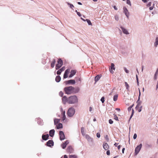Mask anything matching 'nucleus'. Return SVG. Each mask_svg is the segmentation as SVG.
<instances>
[{"instance_id": "nucleus-41", "label": "nucleus", "mask_w": 158, "mask_h": 158, "mask_svg": "<svg viewBox=\"0 0 158 158\" xmlns=\"http://www.w3.org/2000/svg\"><path fill=\"white\" fill-rule=\"evenodd\" d=\"M109 122L110 124H112L113 123V121L111 119H110L109 120Z\"/></svg>"}, {"instance_id": "nucleus-30", "label": "nucleus", "mask_w": 158, "mask_h": 158, "mask_svg": "<svg viewBox=\"0 0 158 158\" xmlns=\"http://www.w3.org/2000/svg\"><path fill=\"white\" fill-rule=\"evenodd\" d=\"M69 158H77V156L76 155H71L69 156Z\"/></svg>"}, {"instance_id": "nucleus-52", "label": "nucleus", "mask_w": 158, "mask_h": 158, "mask_svg": "<svg viewBox=\"0 0 158 158\" xmlns=\"http://www.w3.org/2000/svg\"><path fill=\"white\" fill-rule=\"evenodd\" d=\"M68 4H69V5H70V7L71 8L73 9V7H74V6H73V5H72V4H69V3H68Z\"/></svg>"}, {"instance_id": "nucleus-43", "label": "nucleus", "mask_w": 158, "mask_h": 158, "mask_svg": "<svg viewBox=\"0 0 158 158\" xmlns=\"http://www.w3.org/2000/svg\"><path fill=\"white\" fill-rule=\"evenodd\" d=\"M107 150V151L106 152V154L107 155L109 156L110 155V151L109 150H108V149Z\"/></svg>"}, {"instance_id": "nucleus-37", "label": "nucleus", "mask_w": 158, "mask_h": 158, "mask_svg": "<svg viewBox=\"0 0 158 158\" xmlns=\"http://www.w3.org/2000/svg\"><path fill=\"white\" fill-rule=\"evenodd\" d=\"M127 3L130 6L131 5V2L130 0H127Z\"/></svg>"}, {"instance_id": "nucleus-5", "label": "nucleus", "mask_w": 158, "mask_h": 158, "mask_svg": "<svg viewBox=\"0 0 158 158\" xmlns=\"http://www.w3.org/2000/svg\"><path fill=\"white\" fill-rule=\"evenodd\" d=\"M75 112V110L73 108H70L67 112L68 115L69 117H72L74 114Z\"/></svg>"}, {"instance_id": "nucleus-19", "label": "nucleus", "mask_w": 158, "mask_h": 158, "mask_svg": "<svg viewBox=\"0 0 158 158\" xmlns=\"http://www.w3.org/2000/svg\"><path fill=\"white\" fill-rule=\"evenodd\" d=\"M49 135L50 136L53 137L54 135L55 130L54 129L51 130L49 131Z\"/></svg>"}, {"instance_id": "nucleus-18", "label": "nucleus", "mask_w": 158, "mask_h": 158, "mask_svg": "<svg viewBox=\"0 0 158 158\" xmlns=\"http://www.w3.org/2000/svg\"><path fill=\"white\" fill-rule=\"evenodd\" d=\"M49 137V135L48 134L46 135H43L42 136V139L43 140H46L48 139Z\"/></svg>"}, {"instance_id": "nucleus-57", "label": "nucleus", "mask_w": 158, "mask_h": 158, "mask_svg": "<svg viewBox=\"0 0 158 158\" xmlns=\"http://www.w3.org/2000/svg\"><path fill=\"white\" fill-rule=\"evenodd\" d=\"M118 143H115L114 144V145L116 147V146H118Z\"/></svg>"}, {"instance_id": "nucleus-46", "label": "nucleus", "mask_w": 158, "mask_h": 158, "mask_svg": "<svg viewBox=\"0 0 158 158\" xmlns=\"http://www.w3.org/2000/svg\"><path fill=\"white\" fill-rule=\"evenodd\" d=\"M124 69L125 71V72L127 73H129V71L126 68H124Z\"/></svg>"}, {"instance_id": "nucleus-58", "label": "nucleus", "mask_w": 158, "mask_h": 158, "mask_svg": "<svg viewBox=\"0 0 158 158\" xmlns=\"http://www.w3.org/2000/svg\"><path fill=\"white\" fill-rule=\"evenodd\" d=\"M115 110H118V111H120V109L119 108H116L115 109Z\"/></svg>"}, {"instance_id": "nucleus-1", "label": "nucleus", "mask_w": 158, "mask_h": 158, "mask_svg": "<svg viewBox=\"0 0 158 158\" xmlns=\"http://www.w3.org/2000/svg\"><path fill=\"white\" fill-rule=\"evenodd\" d=\"M64 90L65 94H70L78 93L80 90V89L78 87L74 88L73 86H70L65 87Z\"/></svg>"}, {"instance_id": "nucleus-20", "label": "nucleus", "mask_w": 158, "mask_h": 158, "mask_svg": "<svg viewBox=\"0 0 158 158\" xmlns=\"http://www.w3.org/2000/svg\"><path fill=\"white\" fill-rule=\"evenodd\" d=\"M62 101L64 103H66L67 102H68V99L65 96L63 97Z\"/></svg>"}, {"instance_id": "nucleus-29", "label": "nucleus", "mask_w": 158, "mask_h": 158, "mask_svg": "<svg viewBox=\"0 0 158 158\" xmlns=\"http://www.w3.org/2000/svg\"><path fill=\"white\" fill-rule=\"evenodd\" d=\"M118 94L115 95L114 96L113 98V100L114 101H116L118 99Z\"/></svg>"}, {"instance_id": "nucleus-13", "label": "nucleus", "mask_w": 158, "mask_h": 158, "mask_svg": "<svg viewBox=\"0 0 158 158\" xmlns=\"http://www.w3.org/2000/svg\"><path fill=\"white\" fill-rule=\"evenodd\" d=\"M65 69V67L64 66L63 67L57 72L56 74L57 75H60L62 71H64Z\"/></svg>"}, {"instance_id": "nucleus-38", "label": "nucleus", "mask_w": 158, "mask_h": 158, "mask_svg": "<svg viewBox=\"0 0 158 158\" xmlns=\"http://www.w3.org/2000/svg\"><path fill=\"white\" fill-rule=\"evenodd\" d=\"M59 94L60 96L62 97L63 95L64 94L62 91H60V92Z\"/></svg>"}, {"instance_id": "nucleus-24", "label": "nucleus", "mask_w": 158, "mask_h": 158, "mask_svg": "<svg viewBox=\"0 0 158 158\" xmlns=\"http://www.w3.org/2000/svg\"><path fill=\"white\" fill-rule=\"evenodd\" d=\"M60 119L55 118L54 119V123L55 125H56L57 124H58L60 122Z\"/></svg>"}, {"instance_id": "nucleus-45", "label": "nucleus", "mask_w": 158, "mask_h": 158, "mask_svg": "<svg viewBox=\"0 0 158 158\" xmlns=\"http://www.w3.org/2000/svg\"><path fill=\"white\" fill-rule=\"evenodd\" d=\"M114 119L116 120H118V117L116 115H114Z\"/></svg>"}, {"instance_id": "nucleus-35", "label": "nucleus", "mask_w": 158, "mask_h": 158, "mask_svg": "<svg viewBox=\"0 0 158 158\" xmlns=\"http://www.w3.org/2000/svg\"><path fill=\"white\" fill-rule=\"evenodd\" d=\"M125 85L126 87V88L127 89H128L129 87V85L127 84V82H125Z\"/></svg>"}, {"instance_id": "nucleus-12", "label": "nucleus", "mask_w": 158, "mask_h": 158, "mask_svg": "<svg viewBox=\"0 0 158 158\" xmlns=\"http://www.w3.org/2000/svg\"><path fill=\"white\" fill-rule=\"evenodd\" d=\"M124 12V13L125 15L128 18L129 15V13L127 8L126 7H124L123 8Z\"/></svg>"}, {"instance_id": "nucleus-2", "label": "nucleus", "mask_w": 158, "mask_h": 158, "mask_svg": "<svg viewBox=\"0 0 158 158\" xmlns=\"http://www.w3.org/2000/svg\"><path fill=\"white\" fill-rule=\"evenodd\" d=\"M78 102V98L76 96H72L68 98V103L74 104Z\"/></svg>"}, {"instance_id": "nucleus-3", "label": "nucleus", "mask_w": 158, "mask_h": 158, "mask_svg": "<svg viewBox=\"0 0 158 158\" xmlns=\"http://www.w3.org/2000/svg\"><path fill=\"white\" fill-rule=\"evenodd\" d=\"M140 93L139 91V96H140ZM137 104L136 106V108L138 110L139 112H140L141 111V109L142 106H141V102L139 101V98L137 102Z\"/></svg>"}, {"instance_id": "nucleus-42", "label": "nucleus", "mask_w": 158, "mask_h": 158, "mask_svg": "<svg viewBox=\"0 0 158 158\" xmlns=\"http://www.w3.org/2000/svg\"><path fill=\"white\" fill-rule=\"evenodd\" d=\"M98 138H100V134L99 133H97L96 134Z\"/></svg>"}, {"instance_id": "nucleus-31", "label": "nucleus", "mask_w": 158, "mask_h": 158, "mask_svg": "<svg viewBox=\"0 0 158 158\" xmlns=\"http://www.w3.org/2000/svg\"><path fill=\"white\" fill-rule=\"evenodd\" d=\"M66 146L67 145H66L64 143H63L61 145V146L63 149L65 148Z\"/></svg>"}, {"instance_id": "nucleus-32", "label": "nucleus", "mask_w": 158, "mask_h": 158, "mask_svg": "<svg viewBox=\"0 0 158 158\" xmlns=\"http://www.w3.org/2000/svg\"><path fill=\"white\" fill-rule=\"evenodd\" d=\"M86 20L87 21V23H88L89 25H92V23H91L90 21L88 19H86Z\"/></svg>"}, {"instance_id": "nucleus-49", "label": "nucleus", "mask_w": 158, "mask_h": 158, "mask_svg": "<svg viewBox=\"0 0 158 158\" xmlns=\"http://www.w3.org/2000/svg\"><path fill=\"white\" fill-rule=\"evenodd\" d=\"M77 12V15L80 17H81V14L79 12H78L77 11H76Z\"/></svg>"}, {"instance_id": "nucleus-55", "label": "nucleus", "mask_w": 158, "mask_h": 158, "mask_svg": "<svg viewBox=\"0 0 158 158\" xmlns=\"http://www.w3.org/2000/svg\"><path fill=\"white\" fill-rule=\"evenodd\" d=\"M86 138L87 139H89V138H90V137L88 135H86Z\"/></svg>"}, {"instance_id": "nucleus-8", "label": "nucleus", "mask_w": 158, "mask_h": 158, "mask_svg": "<svg viewBox=\"0 0 158 158\" xmlns=\"http://www.w3.org/2000/svg\"><path fill=\"white\" fill-rule=\"evenodd\" d=\"M66 151L67 152L71 153L73 152L74 150L71 146H69L67 147Z\"/></svg>"}, {"instance_id": "nucleus-33", "label": "nucleus", "mask_w": 158, "mask_h": 158, "mask_svg": "<svg viewBox=\"0 0 158 158\" xmlns=\"http://www.w3.org/2000/svg\"><path fill=\"white\" fill-rule=\"evenodd\" d=\"M158 74V73H155V75H154V80H156L157 79V76Z\"/></svg>"}, {"instance_id": "nucleus-59", "label": "nucleus", "mask_w": 158, "mask_h": 158, "mask_svg": "<svg viewBox=\"0 0 158 158\" xmlns=\"http://www.w3.org/2000/svg\"><path fill=\"white\" fill-rule=\"evenodd\" d=\"M125 149V148H123V149H122V152H123V153H124V151Z\"/></svg>"}, {"instance_id": "nucleus-60", "label": "nucleus", "mask_w": 158, "mask_h": 158, "mask_svg": "<svg viewBox=\"0 0 158 158\" xmlns=\"http://www.w3.org/2000/svg\"><path fill=\"white\" fill-rule=\"evenodd\" d=\"M120 147H121V146L120 145H118V150H119V149H120Z\"/></svg>"}, {"instance_id": "nucleus-62", "label": "nucleus", "mask_w": 158, "mask_h": 158, "mask_svg": "<svg viewBox=\"0 0 158 158\" xmlns=\"http://www.w3.org/2000/svg\"><path fill=\"white\" fill-rule=\"evenodd\" d=\"M136 78L137 81H138V76H137V75H136Z\"/></svg>"}, {"instance_id": "nucleus-50", "label": "nucleus", "mask_w": 158, "mask_h": 158, "mask_svg": "<svg viewBox=\"0 0 158 158\" xmlns=\"http://www.w3.org/2000/svg\"><path fill=\"white\" fill-rule=\"evenodd\" d=\"M132 106H131L128 108V111H130L131 110Z\"/></svg>"}, {"instance_id": "nucleus-64", "label": "nucleus", "mask_w": 158, "mask_h": 158, "mask_svg": "<svg viewBox=\"0 0 158 158\" xmlns=\"http://www.w3.org/2000/svg\"><path fill=\"white\" fill-rule=\"evenodd\" d=\"M156 73H158V68L157 69Z\"/></svg>"}, {"instance_id": "nucleus-4", "label": "nucleus", "mask_w": 158, "mask_h": 158, "mask_svg": "<svg viewBox=\"0 0 158 158\" xmlns=\"http://www.w3.org/2000/svg\"><path fill=\"white\" fill-rule=\"evenodd\" d=\"M63 62L61 59H59L57 61V64L56 65V69L57 70L59 69L63 65Z\"/></svg>"}, {"instance_id": "nucleus-53", "label": "nucleus", "mask_w": 158, "mask_h": 158, "mask_svg": "<svg viewBox=\"0 0 158 158\" xmlns=\"http://www.w3.org/2000/svg\"><path fill=\"white\" fill-rule=\"evenodd\" d=\"M115 19L116 20L118 21V17L117 16H115Z\"/></svg>"}, {"instance_id": "nucleus-48", "label": "nucleus", "mask_w": 158, "mask_h": 158, "mask_svg": "<svg viewBox=\"0 0 158 158\" xmlns=\"http://www.w3.org/2000/svg\"><path fill=\"white\" fill-rule=\"evenodd\" d=\"M136 138H137V135H136V134H135L133 136V138L134 139H136Z\"/></svg>"}, {"instance_id": "nucleus-28", "label": "nucleus", "mask_w": 158, "mask_h": 158, "mask_svg": "<svg viewBox=\"0 0 158 158\" xmlns=\"http://www.w3.org/2000/svg\"><path fill=\"white\" fill-rule=\"evenodd\" d=\"M158 45V37H157L156 39V41L154 43L155 46L156 47Z\"/></svg>"}, {"instance_id": "nucleus-25", "label": "nucleus", "mask_w": 158, "mask_h": 158, "mask_svg": "<svg viewBox=\"0 0 158 158\" xmlns=\"http://www.w3.org/2000/svg\"><path fill=\"white\" fill-rule=\"evenodd\" d=\"M121 28L123 33L126 34H129L127 31L126 29L122 27H121Z\"/></svg>"}, {"instance_id": "nucleus-6", "label": "nucleus", "mask_w": 158, "mask_h": 158, "mask_svg": "<svg viewBox=\"0 0 158 158\" xmlns=\"http://www.w3.org/2000/svg\"><path fill=\"white\" fill-rule=\"evenodd\" d=\"M142 146V144H140L139 145L137 146L135 150V153L137 155L140 151Z\"/></svg>"}, {"instance_id": "nucleus-23", "label": "nucleus", "mask_w": 158, "mask_h": 158, "mask_svg": "<svg viewBox=\"0 0 158 158\" xmlns=\"http://www.w3.org/2000/svg\"><path fill=\"white\" fill-rule=\"evenodd\" d=\"M61 80V77L59 76H57L55 79V80L56 82H59Z\"/></svg>"}, {"instance_id": "nucleus-27", "label": "nucleus", "mask_w": 158, "mask_h": 158, "mask_svg": "<svg viewBox=\"0 0 158 158\" xmlns=\"http://www.w3.org/2000/svg\"><path fill=\"white\" fill-rule=\"evenodd\" d=\"M81 133L83 135H85V132H84V127H82L81 128Z\"/></svg>"}, {"instance_id": "nucleus-14", "label": "nucleus", "mask_w": 158, "mask_h": 158, "mask_svg": "<svg viewBox=\"0 0 158 158\" xmlns=\"http://www.w3.org/2000/svg\"><path fill=\"white\" fill-rule=\"evenodd\" d=\"M66 84H74L75 83V81L74 80H70L65 81Z\"/></svg>"}, {"instance_id": "nucleus-10", "label": "nucleus", "mask_w": 158, "mask_h": 158, "mask_svg": "<svg viewBox=\"0 0 158 158\" xmlns=\"http://www.w3.org/2000/svg\"><path fill=\"white\" fill-rule=\"evenodd\" d=\"M69 69H67L65 71L64 73V78H66L68 77V74L69 73Z\"/></svg>"}, {"instance_id": "nucleus-34", "label": "nucleus", "mask_w": 158, "mask_h": 158, "mask_svg": "<svg viewBox=\"0 0 158 158\" xmlns=\"http://www.w3.org/2000/svg\"><path fill=\"white\" fill-rule=\"evenodd\" d=\"M76 81L77 82H80V83H81V77L77 78Z\"/></svg>"}, {"instance_id": "nucleus-11", "label": "nucleus", "mask_w": 158, "mask_h": 158, "mask_svg": "<svg viewBox=\"0 0 158 158\" xmlns=\"http://www.w3.org/2000/svg\"><path fill=\"white\" fill-rule=\"evenodd\" d=\"M53 142L52 140H49L46 143V145L47 146L51 147L53 145Z\"/></svg>"}, {"instance_id": "nucleus-63", "label": "nucleus", "mask_w": 158, "mask_h": 158, "mask_svg": "<svg viewBox=\"0 0 158 158\" xmlns=\"http://www.w3.org/2000/svg\"><path fill=\"white\" fill-rule=\"evenodd\" d=\"M142 1L144 2H147V0H142Z\"/></svg>"}, {"instance_id": "nucleus-54", "label": "nucleus", "mask_w": 158, "mask_h": 158, "mask_svg": "<svg viewBox=\"0 0 158 158\" xmlns=\"http://www.w3.org/2000/svg\"><path fill=\"white\" fill-rule=\"evenodd\" d=\"M114 9L115 10H118L117 8L115 6H114Z\"/></svg>"}, {"instance_id": "nucleus-16", "label": "nucleus", "mask_w": 158, "mask_h": 158, "mask_svg": "<svg viewBox=\"0 0 158 158\" xmlns=\"http://www.w3.org/2000/svg\"><path fill=\"white\" fill-rule=\"evenodd\" d=\"M114 64L113 63H112L111 64V67L110 69V71L111 73H114V71L112 70H115V68L114 67Z\"/></svg>"}, {"instance_id": "nucleus-17", "label": "nucleus", "mask_w": 158, "mask_h": 158, "mask_svg": "<svg viewBox=\"0 0 158 158\" xmlns=\"http://www.w3.org/2000/svg\"><path fill=\"white\" fill-rule=\"evenodd\" d=\"M61 114L63 116V117L62 118V119L63 121L66 118V116L65 115V112L64 111L62 108L61 109Z\"/></svg>"}, {"instance_id": "nucleus-36", "label": "nucleus", "mask_w": 158, "mask_h": 158, "mask_svg": "<svg viewBox=\"0 0 158 158\" xmlns=\"http://www.w3.org/2000/svg\"><path fill=\"white\" fill-rule=\"evenodd\" d=\"M104 99H105V98L104 97H102L101 99V102H102V103H103L104 102V101H105Z\"/></svg>"}, {"instance_id": "nucleus-47", "label": "nucleus", "mask_w": 158, "mask_h": 158, "mask_svg": "<svg viewBox=\"0 0 158 158\" xmlns=\"http://www.w3.org/2000/svg\"><path fill=\"white\" fill-rule=\"evenodd\" d=\"M66 145H67L69 143V141L68 140H66L64 143Z\"/></svg>"}, {"instance_id": "nucleus-9", "label": "nucleus", "mask_w": 158, "mask_h": 158, "mask_svg": "<svg viewBox=\"0 0 158 158\" xmlns=\"http://www.w3.org/2000/svg\"><path fill=\"white\" fill-rule=\"evenodd\" d=\"M103 147L106 150H108L109 148V146L108 144L105 142H104L103 144Z\"/></svg>"}, {"instance_id": "nucleus-44", "label": "nucleus", "mask_w": 158, "mask_h": 158, "mask_svg": "<svg viewBox=\"0 0 158 158\" xmlns=\"http://www.w3.org/2000/svg\"><path fill=\"white\" fill-rule=\"evenodd\" d=\"M151 4H152V2H150L147 5V6L148 7L150 6L151 5Z\"/></svg>"}, {"instance_id": "nucleus-21", "label": "nucleus", "mask_w": 158, "mask_h": 158, "mask_svg": "<svg viewBox=\"0 0 158 158\" xmlns=\"http://www.w3.org/2000/svg\"><path fill=\"white\" fill-rule=\"evenodd\" d=\"M56 62V61L55 59H53L52 61L51 64V67L52 68H53L54 67Z\"/></svg>"}, {"instance_id": "nucleus-61", "label": "nucleus", "mask_w": 158, "mask_h": 158, "mask_svg": "<svg viewBox=\"0 0 158 158\" xmlns=\"http://www.w3.org/2000/svg\"><path fill=\"white\" fill-rule=\"evenodd\" d=\"M78 4L79 5H82V3L81 2H78Z\"/></svg>"}, {"instance_id": "nucleus-22", "label": "nucleus", "mask_w": 158, "mask_h": 158, "mask_svg": "<svg viewBox=\"0 0 158 158\" xmlns=\"http://www.w3.org/2000/svg\"><path fill=\"white\" fill-rule=\"evenodd\" d=\"M101 77V76L99 75H98L96 76L94 78V80L95 81V82H97L98 81L99 79H100Z\"/></svg>"}, {"instance_id": "nucleus-15", "label": "nucleus", "mask_w": 158, "mask_h": 158, "mask_svg": "<svg viewBox=\"0 0 158 158\" xmlns=\"http://www.w3.org/2000/svg\"><path fill=\"white\" fill-rule=\"evenodd\" d=\"M77 71L75 70H71L70 72V74L69 76V77H71L75 74Z\"/></svg>"}, {"instance_id": "nucleus-51", "label": "nucleus", "mask_w": 158, "mask_h": 158, "mask_svg": "<svg viewBox=\"0 0 158 158\" xmlns=\"http://www.w3.org/2000/svg\"><path fill=\"white\" fill-rule=\"evenodd\" d=\"M154 4H153V6L150 7H149V9H150V10H152L153 9V8H154Z\"/></svg>"}, {"instance_id": "nucleus-40", "label": "nucleus", "mask_w": 158, "mask_h": 158, "mask_svg": "<svg viewBox=\"0 0 158 158\" xmlns=\"http://www.w3.org/2000/svg\"><path fill=\"white\" fill-rule=\"evenodd\" d=\"M134 110L133 109H132V113H131V114L130 117V118H131L132 117V116H133V115L134 114Z\"/></svg>"}, {"instance_id": "nucleus-56", "label": "nucleus", "mask_w": 158, "mask_h": 158, "mask_svg": "<svg viewBox=\"0 0 158 158\" xmlns=\"http://www.w3.org/2000/svg\"><path fill=\"white\" fill-rule=\"evenodd\" d=\"M92 110V108L91 107H90L89 108V111L91 112Z\"/></svg>"}, {"instance_id": "nucleus-7", "label": "nucleus", "mask_w": 158, "mask_h": 158, "mask_svg": "<svg viewBox=\"0 0 158 158\" xmlns=\"http://www.w3.org/2000/svg\"><path fill=\"white\" fill-rule=\"evenodd\" d=\"M59 135L60 140H62L65 139V135L63 131H59Z\"/></svg>"}, {"instance_id": "nucleus-39", "label": "nucleus", "mask_w": 158, "mask_h": 158, "mask_svg": "<svg viewBox=\"0 0 158 158\" xmlns=\"http://www.w3.org/2000/svg\"><path fill=\"white\" fill-rule=\"evenodd\" d=\"M105 139H106V140L108 142L109 141V138H108V135H106L105 137Z\"/></svg>"}, {"instance_id": "nucleus-26", "label": "nucleus", "mask_w": 158, "mask_h": 158, "mask_svg": "<svg viewBox=\"0 0 158 158\" xmlns=\"http://www.w3.org/2000/svg\"><path fill=\"white\" fill-rule=\"evenodd\" d=\"M63 127L62 124L60 123H59L58 125L56 126V128L57 129H59L60 128H62Z\"/></svg>"}]
</instances>
